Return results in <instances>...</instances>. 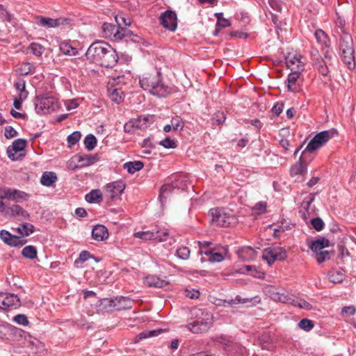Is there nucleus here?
Here are the masks:
<instances>
[{"label": "nucleus", "mask_w": 356, "mask_h": 356, "mask_svg": "<svg viewBox=\"0 0 356 356\" xmlns=\"http://www.w3.org/2000/svg\"><path fill=\"white\" fill-rule=\"evenodd\" d=\"M340 56L343 62L349 69H354L355 50L352 36L347 32L343 31L339 42Z\"/></svg>", "instance_id": "nucleus-3"}, {"label": "nucleus", "mask_w": 356, "mask_h": 356, "mask_svg": "<svg viewBox=\"0 0 356 356\" xmlns=\"http://www.w3.org/2000/svg\"><path fill=\"white\" fill-rule=\"evenodd\" d=\"M168 232L165 229L159 228L155 226L151 231L138 232L134 234L135 238L144 241L157 240L160 242L165 241L168 236Z\"/></svg>", "instance_id": "nucleus-8"}, {"label": "nucleus", "mask_w": 356, "mask_h": 356, "mask_svg": "<svg viewBox=\"0 0 356 356\" xmlns=\"http://www.w3.org/2000/svg\"><path fill=\"white\" fill-rule=\"evenodd\" d=\"M159 144L165 148H175L177 147L176 142L170 139L169 137L161 140Z\"/></svg>", "instance_id": "nucleus-55"}, {"label": "nucleus", "mask_w": 356, "mask_h": 356, "mask_svg": "<svg viewBox=\"0 0 356 356\" xmlns=\"http://www.w3.org/2000/svg\"><path fill=\"white\" fill-rule=\"evenodd\" d=\"M34 346H35V352H34L35 354L42 353V351L44 350V345L39 341L33 342V350L34 349Z\"/></svg>", "instance_id": "nucleus-64"}, {"label": "nucleus", "mask_w": 356, "mask_h": 356, "mask_svg": "<svg viewBox=\"0 0 356 356\" xmlns=\"http://www.w3.org/2000/svg\"><path fill=\"white\" fill-rule=\"evenodd\" d=\"M335 134H337V131L334 129L323 131L317 134L308 143L304 150V154H307L312 153L325 144L331 138L334 137Z\"/></svg>", "instance_id": "nucleus-5"}, {"label": "nucleus", "mask_w": 356, "mask_h": 356, "mask_svg": "<svg viewBox=\"0 0 356 356\" xmlns=\"http://www.w3.org/2000/svg\"><path fill=\"white\" fill-rule=\"evenodd\" d=\"M37 24L44 28H60L61 29H69L71 26L70 18L59 17L53 19L50 17L38 16L36 18Z\"/></svg>", "instance_id": "nucleus-7"}, {"label": "nucleus", "mask_w": 356, "mask_h": 356, "mask_svg": "<svg viewBox=\"0 0 356 356\" xmlns=\"http://www.w3.org/2000/svg\"><path fill=\"white\" fill-rule=\"evenodd\" d=\"M26 239L13 235L7 244L13 247H22L26 243Z\"/></svg>", "instance_id": "nucleus-40"}, {"label": "nucleus", "mask_w": 356, "mask_h": 356, "mask_svg": "<svg viewBox=\"0 0 356 356\" xmlns=\"http://www.w3.org/2000/svg\"><path fill=\"white\" fill-rule=\"evenodd\" d=\"M79 161L82 162V165L88 166L95 163L98 158L96 155H80L78 156Z\"/></svg>", "instance_id": "nucleus-34"}, {"label": "nucleus", "mask_w": 356, "mask_h": 356, "mask_svg": "<svg viewBox=\"0 0 356 356\" xmlns=\"http://www.w3.org/2000/svg\"><path fill=\"white\" fill-rule=\"evenodd\" d=\"M298 301L299 303L298 307L300 309H304L307 311L312 310L313 309L312 305L305 300L300 298Z\"/></svg>", "instance_id": "nucleus-63"}, {"label": "nucleus", "mask_w": 356, "mask_h": 356, "mask_svg": "<svg viewBox=\"0 0 356 356\" xmlns=\"http://www.w3.org/2000/svg\"><path fill=\"white\" fill-rule=\"evenodd\" d=\"M86 56L90 62L104 67H112L118 60L115 50L104 41L93 42L88 47Z\"/></svg>", "instance_id": "nucleus-1"}, {"label": "nucleus", "mask_w": 356, "mask_h": 356, "mask_svg": "<svg viewBox=\"0 0 356 356\" xmlns=\"http://www.w3.org/2000/svg\"><path fill=\"white\" fill-rule=\"evenodd\" d=\"M20 305L21 301L17 295L10 293H0V309H15Z\"/></svg>", "instance_id": "nucleus-11"}, {"label": "nucleus", "mask_w": 356, "mask_h": 356, "mask_svg": "<svg viewBox=\"0 0 356 356\" xmlns=\"http://www.w3.org/2000/svg\"><path fill=\"white\" fill-rule=\"evenodd\" d=\"M207 316L206 318H200L188 323V329L195 334L207 332L211 326V322L210 315L207 314Z\"/></svg>", "instance_id": "nucleus-13"}, {"label": "nucleus", "mask_w": 356, "mask_h": 356, "mask_svg": "<svg viewBox=\"0 0 356 356\" xmlns=\"http://www.w3.org/2000/svg\"><path fill=\"white\" fill-rule=\"evenodd\" d=\"M259 340L261 344L263 349H268V345L272 342L273 339L268 332H263L259 337Z\"/></svg>", "instance_id": "nucleus-41"}, {"label": "nucleus", "mask_w": 356, "mask_h": 356, "mask_svg": "<svg viewBox=\"0 0 356 356\" xmlns=\"http://www.w3.org/2000/svg\"><path fill=\"white\" fill-rule=\"evenodd\" d=\"M300 73L291 72L288 76V90L293 92H299L300 90V84L298 83Z\"/></svg>", "instance_id": "nucleus-20"}, {"label": "nucleus", "mask_w": 356, "mask_h": 356, "mask_svg": "<svg viewBox=\"0 0 356 356\" xmlns=\"http://www.w3.org/2000/svg\"><path fill=\"white\" fill-rule=\"evenodd\" d=\"M330 252L327 250L320 251L316 254V261L318 264H321L330 259Z\"/></svg>", "instance_id": "nucleus-49"}, {"label": "nucleus", "mask_w": 356, "mask_h": 356, "mask_svg": "<svg viewBox=\"0 0 356 356\" xmlns=\"http://www.w3.org/2000/svg\"><path fill=\"white\" fill-rule=\"evenodd\" d=\"M286 63L291 72L301 73L304 70V63L301 61L300 56L297 54H289L286 57Z\"/></svg>", "instance_id": "nucleus-17"}, {"label": "nucleus", "mask_w": 356, "mask_h": 356, "mask_svg": "<svg viewBox=\"0 0 356 356\" xmlns=\"http://www.w3.org/2000/svg\"><path fill=\"white\" fill-rule=\"evenodd\" d=\"M37 254L36 248L33 245L25 246L22 251V256L29 259H35Z\"/></svg>", "instance_id": "nucleus-31"}, {"label": "nucleus", "mask_w": 356, "mask_h": 356, "mask_svg": "<svg viewBox=\"0 0 356 356\" xmlns=\"http://www.w3.org/2000/svg\"><path fill=\"white\" fill-rule=\"evenodd\" d=\"M31 51L37 56H40L44 52V47L37 43H32L30 45Z\"/></svg>", "instance_id": "nucleus-52"}, {"label": "nucleus", "mask_w": 356, "mask_h": 356, "mask_svg": "<svg viewBox=\"0 0 356 356\" xmlns=\"http://www.w3.org/2000/svg\"><path fill=\"white\" fill-rule=\"evenodd\" d=\"M13 321L16 322L19 325H27L29 324V321L26 315L24 314H17L13 318Z\"/></svg>", "instance_id": "nucleus-56"}, {"label": "nucleus", "mask_w": 356, "mask_h": 356, "mask_svg": "<svg viewBox=\"0 0 356 356\" xmlns=\"http://www.w3.org/2000/svg\"><path fill=\"white\" fill-rule=\"evenodd\" d=\"M230 26V22L225 18H218V21L216 24V29L213 35L217 36L222 29L228 27Z\"/></svg>", "instance_id": "nucleus-42"}, {"label": "nucleus", "mask_w": 356, "mask_h": 356, "mask_svg": "<svg viewBox=\"0 0 356 356\" xmlns=\"http://www.w3.org/2000/svg\"><path fill=\"white\" fill-rule=\"evenodd\" d=\"M287 257L286 250L280 246L266 248L263 252V259L270 265L276 260L283 261Z\"/></svg>", "instance_id": "nucleus-9"}, {"label": "nucleus", "mask_w": 356, "mask_h": 356, "mask_svg": "<svg viewBox=\"0 0 356 356\" xmlns=\"http://www.w3.org/2000/svg\"><path fill=\"white\" fill-rule=\"evenodd\" d=\"M209 216L211 222L216 226L227 227L236 225L237 218L232 215H229L220 208H213L209 210Z\"/></svg>", "instance_id": "nucleus-4"}, {"label": "nucleus", "mask_w": 356, "mask_h": 356, "mask_svg": "<svg viewBox=\"0 0 356 356\" xmlns=\"http://www.w3.org/2000/svg\"><path fill=\"white\" fill-rule=\"evenodd\" d=\"M129 33H130L129 30H127L124 27L120 28L118 26L117 30H115L113 37L115 40H122L124 37L129 35Z\"/></svg>", "instance_id": "nucleus-46"}, {"label": "nucleus", "mask_w": 356, "mask_h": 356, "mask_svg": "<svg viewBox=\"0 0 356 356\" xmlns=\"http://www.w3.org/2000/svg\"><path fill=\"white\" fill-rule=\"evenodd\" d=\"M160 24L166 29L174 31L177 26V17L175 12L168 10L161 13L159 17Z\"/></svg>", "instance_id": "nucleus-14"}, {"label": "nucleus", "mask_w": 356, "mask_h": 356, "mask_svg": "<svg viewBox=\"0 0 356 356\" xmlns=\"http://www.w3.org/2000/svg\"><path fill=\"white\" fill-rule=\"evenodd\" d=\"M5 137L8 139L12 138L17 135V131L12 127L8 126L5 128Z\"/></svg>", "instance_id": "nucleus-60"}, {"label": "nucleus", "mask_w": 356, "mask_h": 356, "mask_svg": "<svg viewBox=\"0 0 356 356\" xmlns=\"http://www.w3.org/2000/svg\"><path fill=\"white\" fill-rule=\"evenodd\" d=\"M108 236L107 228L102 225H95L92 230V237L97 241H102Z\"/></svg>", "instance_id": "nucleus-21"}, {"label": "nucleus", "mask_w": 356, "mask_h": 356, "mask_svg": "<svg viewBox=\"0 0 356 356\" xmlns=\"http://www.w3.org/2000/svg\"><path fill=\"white\" fill-rule=\"evenodd\" d=\"M57 180V176L54 172H44L40 179V182L43 186H50Z\"/></svg>", "instance_id": "nucleus-26"}, {"label": "nucleus", "mask_w": 356, "mask_h": 356, "mask_svg": "<svg viewBox=\"0 0 356 356\" xmlns=\"http://www.w3.org/2000/svg\"><path fill=\"white\" fill-rule=\"evenodd\" d=\"M161 332L160 330H154L150 331H144L138 334L134 339V343H138L142 339H147L148 337H154L158 335Z\"/></svg>", "instance_id": "nucleus-33"}, {"label": "nucleus", "mask_w": 356, "mask_h": 356, "mask_svg": "<svg viewBox=\"0 0 356 356\" xmlns=\"http://www.w3.org/2000/svg\"><path fill=\"white\" fill-rule=\"evenodd\" d=\"M110 99L117 103L120 104L124 100V93L120 88H116L113 89H108Z\"/></svg>", "instance_id": "nucleus-28"}, {"label": "nucleus", "mask_w": 356, "mask_h": 356, "mask_svg": "<svg viewBox=\"0 0 356 356\" xmlns=\"http://www.w3.org/2000/svg\"><path fill=\"white\" fill-rule=\"evenodd\" d=\"M26 145V141L24 139L19 138L13 141L11 146L7 149L8 156L13 161L17 160L15 153L22 151Z\"/></svg>", "instance_id": "nucleus-19"}, {"label": "nucleus", "mask_w": 356, "mask_h": 356, "mask_svg": "<svg viewBox=\"0 0 356 356\" xmlns=\"http://www.w3.org/2000/svg\"><path fill=\"white\" fill-rule=\"evenodd\" d=\"M19 234L28 236L34 231V226L30 223H24L17 229Z\"/></svg>", "instance_id": "nucleus-35"}, {"label": "nucleus", "mask_w": 356, "mask_h": 356, "mask_svg": "<svg viewBox=\"0 0 356 356\" xmlns=\"http://www.w3.org/2000/svg\"><path fill=\"white\" fill-rule=\"evenodd\" d=\"M143 163L140 161L127 162L123 165L124 168L127 169L128 172L131 174H134L136 172L139 171L143 168Z\"/></svg>", "instance_id": "nucleus-29"}, {"label": "nucleus", "mask_w": 356, "mask_h": 356, "mask_svg": "<svg viewBox=\"0 0 356 356\" xmlns=\"http://www.w3.org/2000/svg\"><path fill=\"white\" fill-rule=\"evenodd\" d=\"M109 307L115 308L117 310L130 309L132 307V301L130 298L120 296L113 299H106Z\"/></svg>", "instance_id": "nucleus-15"}, {"label": "nucleus", "mask_w": 356, "mask_h": 356, "mask_svg": "<svg viewBox=\"0 0 356 356\" xmlns=\"http://www.w3.org/2000/svg\"><path fill=\"white\" fill-rule=\"evenodd\" d=\"M224 259V257L221 253L212 252L211 257L208 260L211 262H220Z\"/></svg>", "instance_id": "nucleus-62"}, {"label": "nucleus", "mask_w": 356, "mask_h": 356, "mask_svg": "<svg viewBox=\"0 0 356 356\" xmlns=\"http://www.w3.org/2000/svg\"><path fill=\"white\" fill-rule=\"evenodd\" d=\"M13 189L7 187L0 188V199L10 200Z\"/></svg>", "instance_id": "nucleus-57"}, {"label": "nucleus", "mask_w": 356, "mask_h": 356, "mask_svg": "<svg viewBox=\"0 0 356 356\" xmlns=\"http://www.w3.org/2000/svg\"><path fill=\"white\" fill-rule=\"evenodd\" d=\"M330 244L329 240L325 237H321L314 241L310 245L309 248L311 250L316 254L320 251H323V249L328 247Z\"/></svg>", "instance_id": "nucleus-25"}, {"label": "nucleus", "mask_w": 356, "mask_h": 356, "mask_svg": "<svg viewBox=\"0 0 356 356\" xmlns=\"http://www.w3.org/2000/svg\"><path fill=\"white\" fill-rule=\"evenodd\" d=\"M84 145L88 151L92 150L97 145V139L92 134H89L84 139Z\"/></svg>", "instance_id": "nucleus-39"}, {"label": "nucleus", "mask_w": 356, "mask_h": 356, "mask_svg": "<svg viewBox=\"0 0 356 356\" xmlns=\"http://www.w3.org/2000/svg\"><path fill=\"white\" fill-rule=\"evenodd\" d=\"M237 254L238 257L243 261L252 260L256 257L255 250L250 246L243 247L239 249L237 251Z\"/></svg>", "instance_id": "nucleus-24"}, {"label": "nucleus", "mask_w": 356, "mask_h": 356, "mask_svg": "<svg viewBox=\"0 0 356 356\" xmlns=\"http://www.w3.org/2000/svg\"><path fill=\"white\" fill-rule=\"evenodd\" d=\"M102 30L106 37H111L114 35L115 30H117V26L109 23H104Z\"/></svg>", "instance_id": "nucleus-43"}, {"label": "nucleus", "mask_w": 356, "mask_h": 356, "mask_svg": "<svg viewBox=\"0 0 356 356\" xmlns=\"http://www.w3.org/2000/svg\"><path fill=\"white\" fill-rule=\"evenodd\" d=\"M115 19L118 26L120 28L124 27L126 29L127 26H129L131 24V19H129V17H126L123 14L117 15Z\"/></svg>", "instance_id": "nucleus-38"}, {"label": "nucleus", "mask_w": 356, "mask_h": 356, "mask_svg": "<svg viewBox=\"0 0 356 356\" xmlns=\"http://www.w3.org/2000/svg\"><path fill=\"white\" fill-rule=\"evenodd\" d=\"M315 36H316L317 41L319 43L326 44L327 35L323 30H321V29L316 30L315 32Z\"/></svg>", "instance_id": "nucleus-53"}, {"label": "nucleus", "mask_w": 356, "mask_h": 356, "mask_svg": "<svg viewBox=\"0 0 356 356\" xmlns=\"http://www.w3.org/2000/svg\"><path fill=\"white\" fill-rule=\"evenodd\" d=\"M289 296H289L287 294H285L284 293L277 292V293H273L272 298L275 301L280 302H282V303L287 304Z\"/></svg>", "instance_id": "nucleus-48"}, {"label": "nucleus", "mask_w": 356, "mask_h": 356, "mask_svg": "<svg viewBox=\"0 0 356 356\" xmlns=\"http://www.w3.org/2000/svg\"><path fill=\"white\" fill-rule=\"evenodd\" d=\"M126 187L122 180H118L107 184L104 188V195L111 200L119 198Z\"/></svg>", "instance_id": "nucleus-10"}, {"label": "nucleus", "mask_w": 356, "mask_h": 356, "mask_svg": "<svg viewBox=\"0 0 356 356\" xmlns=\"http://www.w3.org/2000/svg\"><path fill=\"white\" fill-rule=\"evenodd\" d=\"M178 181L179 179H176L173 183L165 184L161 186L159 192V200L162 205L175 189L181 188L184 190L185 188L186 184H183L182 182L179 184Z\"/></svg>", "instance_id": "nucleus-16"}, {"label": "nucleus", "mask_w": 356, "mask_h": 356, "mask_svg": "<svg viewBox=\"0 0 356 356\" xmlns=\"http://www.w3.org/2000/svg\"><path fill=\"white\" fill-rule=\"evenodd\" d=\"M328 278L332 283H340L344 280V274L341 271L332 270L328 273Z\"/></svg>", "instance_id": "nucleus-37"}, {"label": "nucleus", "mask_w": 356, "mask_h": 356, "mask_svg": "<svg viewBox=\"0 0 356 356\" xmlns=\"http://www.w3.org/2000/svg\"><path fill=\"white\" fill-rule=\"evenodd\" d=\"M29 197V195L25 192L19 191L17 189H13L10 200L19 202L23 200H27Z\"/></svg>", "instance_id": "nucleus-32"}, {"label": "nucleus", "mask_w": 356, "mask_h": 356, "mask_svg": "<svg viewBox=\"0 0 356 356\" xmlns=\"http://www.w3.org/2000/svg\"><path fill=\"white\" fill-rule=\"evenodd\" d=\"M35 109L38 114L54 112L59 108L57 99L53 97H36L34 101Z\"/></svg>", "instance_id": "nucleus-6"}, {"label": "nucleus", "mask_w": 356, "mask_h": 356, "mask_svg": "<svg viewBox=\"0 0 356 356\" xmlns=\"http://www.w3.org/2000/svg\"><path fill=\"white\" fill-rule=\"evenodd\" d=\"M311 223L313 226V227L316 230V231H321L323 229L324 227V222L323 221V220L319 218V217H317V218H313L311 221Z\"/></svg>", "instance_id": "nucleus-54"}, {"label": "nucleus", "mask_w": 356, "mask_h": 356, "mask_svg": "<svg viewBox=\"0 0 356 356\" xmlns=\"http://www.w3.org/2000/svg\"><path fill=\"white\" fill-rule=\"evenodd\" d=\"M60 50L63 54L68 56H76L78 53L77 49L67 42H62L60 44Z\"/></svg>", "instance_id": "nucleus-30"}, {"label": "nucleus", "mask_w": 356, "mask_h": 356, "mask_svg": "<svg viewBox=\"0 0 356 356\" xmlns=\"http://www.w3.org/2000/svg\"><path fill=\"white\" fill-rule=\"evenodd\" d=\"M27 97V94L19 93V97L14 99L13 106L16 109L22 108V104L24 99Z\"/></svg>", "instance_id": "nucleus-58"}, {"label": "nucleus", "mask_w": 356, "mask_h": 356, "mask_svg": "<svg viewBox=\"0 0 356 356\" xmlns=\"http://www.w3.org/2000/svg\"><path fill=\"white\" fill-rule=\"evenodd\" d=\"M268 3L273 10L277 12L282 11V8L281 0H268Z\"/></svg>", "instance_id": "nucleus-61"}, {"label": "nucleus", "mask_w": 356, "mask_h": 356, "mask_svg": "<svg viewBox=\"0 0 356 356\" xmlns=\"http://www.w3.org/2000/svg\"><path fill=\"white\" fill-rule=\"evenodd\" d=\"M306 156L307 154H305L303 151L299 161L291 168V175L292 176L302 175L306 172L307 165L312 161V158L307 160Z\"/></svg>", "instance_id": "nucleus-18"}, {"label": "nucleus", "mask_w": 356, "mask_h": 356, "mask_svg": "<svg viewBox=\"0 0 356 356\" xmlns=\"http://www.w3.org/2000/svg\"><path fill=\"white\" fill-rule=\"evenodd\" d=\"M170 124L173 128V130L176 131L178 129L181 130L184 128V122L182 119L179 116H175L172 118Z\"/></svg>", "instance_id": "nucleus-45"}, {"label": "nucleus", "mask_w": 356, "mask_h": 356, "mask_svg": "<svg viewBox=\"0 0 356 356\" xmlns=\"http://www.w3.org/2000/svg\"><path fill=\"white\" fill-rule=\"evenodd\" d=\"M102 194L99 189L92 190L85 195V200L88 203H98L102 200Z\"/></svg>", "instance_id": "nucleus-27"}, {"label": "nucleus", "mask_w": 356, "mask_h": 356, "mask_svg": "<svg viewBox=\"0 0 356 356\" xmlns=\"http://www.w3.org/2000/svg\"><path fill=\"white\" fill-rule=\"evenodd\" d=\"M140 85L144 90L159 97H165L171 92V88L163 83L161 73L158 71L145 74L140 79Z\"/></svg>", "instance_id": "nucleus-2"}, {"label": "nucleus", "mask_w": 356, "mask_h": 356, "mask_svg": "<svg viewBox=\"0 0 356 356\" xmlns=\"http://www.w3.org/2000/svg\"><path fill=\"white\" fill-rule=\"evenodd\" d=\"M10 213L13 216L28 217L29 213L22 207L17 204L11 206L9 209Z\"/></svg>", "instance_id": "nucleus-36"}, {"label": "nucleus", "mask_w": 356, "mask_h": 356, "mask_svg": "<svg viewBox=\"0 0 356 356\" xmlns=\"http://www.w3.org/2000/svg\"><path fill=\"white\" fill-rule=\"evenodd\" d=\"M144 283L148 286L156 288H163L168 284V282L154 275H149L145 278Z\"/></svg>", "instance_id": "nucleus-23"}, {"label": "nucleus", "mask_w": 356, "mask_h": 356, "mask_svg": "<svg viewBox=\"0 0 356 356\" xmlns=\"http://www.w3.org/2000/svg\"><path fill=\"white\" fill-rule=\"evenodd\" d=\"M90 257H91V254H90V252L88 251L83 250V251L81 252V253L79 254V259L75 261L74 264H77L79 262L83 263Z\"/></svg>", "instance_id": "nucleus-59"}, {"label": "nucleus", "mask_w": 356, "mask_h": 356, "mask_svg": "<svg viewBox=\"0 0 356 356\" xmlns=\"http://www.w3.org/2000/svg\"><path fill=\"white\" fill-rule=\"evenodd\" d=\"M216 341L222 345L223 348L230 354H245V348L241 347L239 345L234 343L229 337L226 336L216 337Z\"/></svg>", "instance_id": "nucleus-12"}, {"label": "nucleus", "mask_w": 356, "mask_h": 356, "mask_svg": "<svg viewBox=\"0 0 356 356\" xmlns=\"http://www.w3.org/2000/svg\"><path fill=\"white\" fill-rule=\"evenodd\" d=\"M298 325L301 329L309 331L314 327V324L312 321L304 318L299 322Z\"/></svg>", "instance_id": "nucleus-50"}, {"label": "nucleus", "mask_w": 356, "mask_h": 356, "mask_svg": "<svg viewBox=\"0 0 356 356\" xmlns=\"http://www.w3.org/2000/svg\"><path fill=\"white\" fill-rule=\"evenodd\" d=\"M267 204L265 202H257L253 207L252 211L256 214H262L266 211Z\"/></svg>", "instance_id": "nucleus-51"}, {"label": "nucleus", "mask_w": 356, "mask_h": 356, "mask_svg": "<svg viewBox=\"0 0 356 356\" xmlns=\"http://www.w3.org/2000/svg\"><path fill=\"white\" fill-rule=\"evenodd\" d=\"M81 137V134L79 131H74L72 134L67 136V143L69 147H72L75 145Z\"/></svg>", "instance_id": "nucleus-47"}, {"label": "nucleus", "mask_w": 356, "mask_h": 356, "mask_svg": "<svg viewBox=\"0 0 356 356\" xmlns=\"http://www.w3.org/2000/svg\"><path fill=\"white\" fill-rule=\"evenodd\" d=\"M191 254V251L189 248L186 246H181L177 250L176 255L183 259L186 260L189 258Z\"/></svg>", "instance_id": "nucleus-44"}, {"label": "nucleus", "mask_w": 356, "mask_h": 356, "mask_svg": "<svg viewBox=\"0 0 356 356\" xmlns=\"http://www.w3.org/2000/svg\"><path fill=\"white\" fill-rule=\"evenodd\" d=\"M332 63H327L322 56L313 62L314 67L318 70V72L324 76H326L329 74V66Z\"/></svg>", "instance_id": "nucleus-22"}]
</instances>
